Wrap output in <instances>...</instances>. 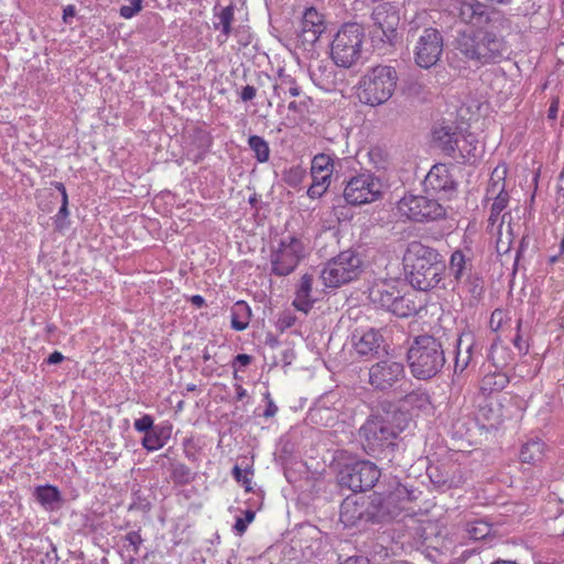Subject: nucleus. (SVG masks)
Masks as SVG:
<instances>
[{"mask_svg": "<svg viewBox=\"0 0 564 564\" xmlns=\"http://www.w3.org/2000/svg\"><path fill=\"white\" fill-rule=\"evenodd\" d=\"M399 290L386 283L373 284L361 291L362 295L378 307L390 311Z\"/></svg>", "mask_w": 564, "mask_h": 564, "instance_id": "nucleus-22", "label": "nucleus"}, {"mask_svg": "<svg viewBox=\"0 0 564 564\" xmlns=\"http://www.w3.org/2000/svg\"><path fill=\"white\" fill-rule=\"evenodd\" d=\"M369 164L377 170H384L388 164L389 154L388 151L379 145L371 147L365 154Z\"/></svg>", "mask_w": 564, "mask_h": 564, "instance_id": "nucleus-37", "label": "nucleus"}, {"mask_svg": "<svg viewBox=\"0 0 564 564\" xmlns=\"http://www.w3.org/2000/svg\"><path fill=\"white\" fill-rule=\"evenodd\" d=\"M293 305L297 311L308 313V311L313 306V301L311 296H302L301 293L296 292L295 299L293 301Z\"/></svg>", "mask_w": 564, "mask_h": 564, "instance_id": "nucleus-51", "label": "nucleus"}, {"mask_svg": "<svg viewBox=\"0 0 564 564\" xmlns=\"http://www.w3.org/2000/svg\"><path fill=\"white\" fill-rule=\"evenodd\" d=\"M248 395L247 390L241 384H236V399L241 401Z\"/></svg>", "mask_w": 564, "mask_h": 564, "instance_id": "nucleus-64", "label": "nucleus"}, {"mask_svg": "<svg viewBox=\"0 0 564 564\" xmlns=\"http://www.w3.org/2000/svg\"><path fill=\"white\" fill-rule=\"evenodd\" d=\"M172 434V425L155 426L144 434L141 444L148 452L159 451L166 445Z\"/></svg>", "mask_w": 564, "mask_h": 564, "instance_id": "nucleus-25", "label": "nucleus"}, {"mask_svg": "<svg viewBox=\"0 0 564 564\" xmlns=\"http://www.w3.org/2000/svg\"><path fill=\"white\" fill-rule=\"evenodd\" d=\"M484 153V147L474 133L460 134L455 160L462 164L476 163Z\"/></svg>", "mask_w": 564, "mask_h": 564, "instance_id": "nucleus-20", "label": "nucleus"}, {"mask_svg": "<svg viewBox=\"0 0 564 564\" xmlns=\"http://www.w3.org/2000/svg\"><path fill=\"white\" fill-rule=\"evenodd\" d=\"M487 199H492L494 203L490 208V216L489 220L495 224L500 216L501 212L506 209L509 202V194L501 193V195H495V196H486Z\"/></svg>", "mask_w": 564, "mask_h": 564, "instance_id": "nucleus-41", "label": "nucleus"}, {"mask_svg": "<svg viewBox=\"0 0 564 564\" xmlns=\"http://www.w3.org/2000/svg\"><path fill=\"white\" fill-rule=\"evenodd\" d=\"M248 144L260 163H264L269 160L270 149L268 142L263 138L259 135H251L248 140Z\"/></svg>", "mask_w": 564, "mask_h": 564, "instance_id": "nucleus-40", "label": "nucleus"}, {"mask_svg": "<svg viewBox=\"0 0 564 564\" xmlns=\"http://www.w3.org/2000/svg\"><path fill=\"white\" fill-rule=\"evenodd\" d=\"M279 83L274 85V91L278 93L279 89L288 90L292 97H297L301 94V87L297 84L296 79L286 74L283 69L278 72Z\"/></svg>", "mask_w": 564, "mask_h": 564, "instance_id": "nucleus-36", "label": "nucleus"}, {"mask_svg": "<svg viewBox=\"0 0 564 564\" xmlns=\"http://www.w3.org/2000/svg\"><path fill=\"white\" fill-rule=\"evenodd\" d=\"M464 531L467 539L480 541L491 535L492 525L484 519H476L467 521L464 525Z\"/></svg>", "mask_w": 564, "mask_h": 564, "instance_id": "nucleus-30", "label": "nucleus"}, {"mask_svg": "<svg viewBox=\"0 0 564 564\" xmlns=\"http://www.w3.org/2000/svg\"><path fill=\"white\" fill-rule=\"evenodd\" d=\"M232 476L237 482H240L246 492H251L253 490L252 487V469L242 470L238 465H235L232 468Z\"/></svg>", "mask_w": 564, "mask_h": 564, "instance_id": "nucleus-43", "label": "nucleus"}, {"mask_svg": "<svg viewBox=\"0 0 564 564\" xmlns=\"http://www.w3.org/2000/svg\"><path fill=\"white\" fill-rule=\"evenodd\" d=\"M235 361L241 367H246L251 362V357L247 354H239L235 357Z\"/></svg>", "mask_w": 564, "mask_h": 564, "instance_id": "nucleus-63", "label": "nucleus"}, {"mask_svg": "<svg viewBox=\"0 0 564 564\" xmlns=\"http://www.w3.org/2000/svg\"><path fill=\"white\" fill-rule=\"evenodd\" d=\"M426 193L442 194L440 198L447 197L456 191V182L445 164H435L429 171L423 182Z\"/></svg>", "mask_w": 564, "mask_h": 564, "instance_id": "nucleus-11", "label": "nucleus"}, {"mask_svg": "<svg viewBox=\"0 0 564 564\" xmlns=\"http://www.w3.org/2000/svg\"><path fill=\"white\" fill-rule=\"evenodd\" d=\"M455 11L460 22L474 29L457 31L454 50L465 61L478 65L500 62L508 53L502 33L511 29L506 13L478 0H457Z\"/></svg>", "mask_w": 564, "mask_h": 564, "instance_id": "nucleus-1", "label": "nucleus"}, {"mask_svg": "<svg viewBox=\"0 0 564 564\" xmlns=\"http://www.w3.org/2000/svg\"><path fill=\"white\" fill-rule=\"evenodd\" d=\"M355 354L364 360L376 359L387 354L381 332L375 328L365 332L358 341H355Z\"/></svg>", "mask_w": 564, "mask_h": 564, "instance_id": "nucleus-16", "label": "nucleus"}, {"mask_svg": "<svg viewBox=\"0 0 564 564\" xmlns=\"http://www.w3.org/2000/svg\"><path fill=\"white\" fill-rule=\"evenodd\" d=\"M382 195V183L371 173L355 175V208L378 200Z\"/></svg>", "mask_w": 564, "mask_h": 564, "instance_id": "nucleus-12", "label": "nucleus"}, {"mask_svg": "<svg viewBox=\"0 0 564 564\" xmlns=\"http://www.w3.org/2000/svg\"><path fill=\"white\" fill-rule=\"evenodd\" d=\"M489 359L496 369H502L506 367L510 359V354L507 348L498 346L497 344L491 345Z\"/></svg>", "mask_w": 564, "mask_h": 564, "instance_id": "nucleus-42", "label": "nucleus"}, {"mask_svg": "<svg viewBox=\"0 0 564 564\" xmlns=\"http://www.w3.org/2000/svg\"><path fill=\"white\" fill-rule=\"evenodd\" d=\"M321 278L327 288H338L352 278V252L345 251L330 260L323 269Z\"/></svg>", "mask_w": 564, "mask_h": 564, "instance_id": "nucleus-10", "label": "nucleus"}, {"mask_svg": "<svg viewBox=\"0 0 564 564\" xmlns=\"http://www.w3.org/2000/svg\"><path fill=\"white\" fill-rule=\"evenodd\" d=\"M397 73L390 66H376L368 72L358 84V98L360 102L369 106H379L392 96L397 86Z\"/></svg>", "mask_w": 564, "mask_h": 564, "instance_id": "nucleus-4", "label": "nucleus"}, {"mask_svg": "<svg viewBox=\"0 0 564 564\" xmlns=\"http://www.w3.org/2000/svg\"><path fill=\"white\" fill-rule=\"evenodd\" d=\"M427 476L431 482L442 491L457 488L464 482L462 468L453 463L430 466Z\"/></svg>", "mask_w": 564, "mask_h": 564, "instance_id": "nucleus-13", "label": "nucleus"}, {"mask_svg": "<svg viewBox=\"0 0 564 564\" xmlns=\"http://www.w3.org/2000/svg\"><path fill=\"white\" fill-rule=\"evenodd\" d=\"M251 319V308L245 301H238L231 307V327L235 330H245Z\"/></svg>", "mask_w": 564, "mask_h": 564, "instance_id": "nucleus-29", "label": "nucleus"}, {"mask_svg": "<svg viewBox=\"0 0 564 564\" xmlns=\"http://www.w3.org/2000/svg\"><path fill=\"white\" fill-rule=\"evenodd\" d=\"M349 502H348V497L344 500V502L341 503L340 506V521L345 524V525H348L349 524V521H350V516H349Z\"/></svg>", "mask_w": 564, "mask_h": 564, "instance_id": "nucleus-57", "label": "nucleus"}, {"mask_svg": "<svg viewBox=\"0 0 564 564\" xmlns=\"http://www.w3.org/2000/svg\"><path fill=\"white\" fill-rule=\"evenodd\" d=\"M330 183L312 180V184L307 189V196L311 199L321 198L328 189Z\"/></svg>", "mask_w": 564, "mask_h": 564, "instance_id": "nucleus-46", "label": "nucleus"}, {"mask_svg": "<svg viewBox=\"0 0 564 564\" xmlns=\"http://www.w3.org/2000/svg\"><path fill=\"white\" fill-rule=\"evenodd\" d=\"M404 378V365L392 359L379 360L369 368H360L357 371V382L361 387L369 384L377 392L392 390Z\"/></svg>", "mask_w": 564, "mask_h": 564, "instance_id": "nucleus-5", "label": "nucleus"}, {"mask_svg": "<svg viewBox=\"0 0 564 564\" xmlns=\"http://www.w3.org/2000/svg\"><path fill=\"white\" fill-rule=\"evenodd\" d=\"M75 14H76V8H75V6H73V4H68V6H66V7L64 8V10H63V21H64L65 23H68V22H69V19H70V18H74V17H75Z\"/></svg>", "mask_w": 564, "mask_h": 564, "instance_id": "nucleus-59", "label": "nucleus"}, {"mask_svg": "<svg viewBox=\"0 0 564 564\" xmlns=\"http://www.w3.org/2000/svg\"><path fill=\"white\" fill-rule=\"evenodd\" d=\"M381 476L380 469L375 463L368 460L355 462V479H358V486L355 485V494L371 490Z\"/></svg>", "mask_w": 564, "mask_h": 564, "instance_id": "nucleus-21", "label": "nucleus"}, {"mask_svg": "<svg viewBox=\"0 0 564 564\" xmlns=\"http://www.w3.org/2000/svg\"><path fill=\"white\" fill-rule=\"evenodd\" d=\"M388 512L383 506V498L376 491L369 496V502L365 510L358 511V520L379 523L383 521Z\"/></svg>", "mask_w": 564, "mask_h": 564, "instance_id": "nucleus-24", "label": "nucleus"}, {"mask_svg": "<svg viewBox=\"0 0 564 564\" xmlns=\"http://www.w3.org/2000/svg\"><path fill=\"white\" fill-rule=\"evenodd\" d=\"M333 171L334 162L329 155L319 153L313 158L311 165L312 180L330 183Z\"/></svg>", "mask_w": 564, "mask_h": 564, "instance_id": "nucleus-26", "label": "nucleus"}, {"mask_svg": "<svg viewBox=\"0 0 564 564\" xmlns=\"http://www.w3.org/2000/svg\"><path fill=\"white\" fill-rule=\"evenodd\" d=\"M398 209L401 215L416 223L438 221L447 216L446 208L438 199L424 195H404L398 202Z\"/></svg>", "mask_w": 564, "mask_h": 564, "instance_id": "nucleus-6", "label": "nucleus"}, {"mask_svg": "<svg viewBox=\"0 0 564 564\" xmlns=\"http://www.w3.org/2000/svg\"><path fill=\"white\" fill-rule=\"evenodd\" d=\"M332 58L340 67L352 65V24L345 23L335 35L330 50Z\"/></svg>", "mask_w": 564, "mask_h": 564, "instance_id": "nucleus-15", "label": "nucleus"}, {"mask_svg": "<svg viewBox=\"0 0 564 564\" xmlns=\"http://www.w3.org/2000/svg\"><path fill=\"white\" fill-rule=\"evenodd\" d=\"M406 361L415 379L430 380L436 377L446 364L442 339L429 334L415 336L408 348Z\"/></svg>", "mask_w": 564, "mask_h": 564, "instance_id": "nucleus-3", "label": "nucleus"}, {"mask_svg": "<svg viewBox=\"0 0 564 564\" xmlns=\"http://www.w3.org/2000/svg\"><path fill=\"white\" fill-rule=\"evenodd\" d=\"M124 540L128 542L129 546L132 547L134 554H138L140 551V546L143 543V539L141 536L140 531H130L124 536Z\"/></svg>", "mask_w": 564, "mask_h": 564, "instance_id": "nucleus-52", "label": "nucleus"}, {"mask_svg": "<svg viewBox=\"0 0 564 564\" xmlns=\"http://www.w3.org/2000/svg\"><path fill=\"white\" fill-rule=\"evenodd\" d=\"M256 518V511L253 510H246L243 518H237L235 522V530L239 535H242L246 531L248 525L253 522Z\"/></svg>", "mask_w": 564, "mask_h": 564, "instance_id": "nucleus-47", "label": "nucleus"}, {"mask_svg": "<svg viewBox=\"0 0 564 564\" xmlns=\"http://www.w3.org/2000/svg\"><path fill=\"white\" fill-rule=\"evenodd\" d=\"M64 358H65V357L63 356V354H62V352H59V351L55 350V351H53V352L48 356V358L46 359V362H47L48 365H55V364H59V362H62V361L64 360Z\"/></svg>", "mask_w": 564, "mask_h": 564, "instance_id": "nucleus-60", "label": "nucleus"}, {"mask_svg": "<svg viewBox=\"0 0 564 564\" xmlns=\"http://www.w3.org/2000/svg\"><path fill=\"white\" fill-rule=\"evenodd\" d=\"M234 20V10L230 7H226L219 14V24H231Z\"/></svg>", "mask_w": 564, "mask_h": 564, "instance_id": "nucleus-56", "label": "nucleus"}, {"mask_svg": "<svg viewBox=\"0 0 564 564\" xmlns=\"http://www.w3.org/2000/svg\"><path fill=\"white\" fill-rule=\"evenodd\" d=\"M404 265L409 283L419 291L440 288L446 270L441 253L421 241H411L408 245Z\"/></svg>", "mask_w": 564, "mask_h": 564, "instance_id": "nucleus-2", "label": "nucleus"}, {"mask_svg": "<svg viewBox=\"0 0 564 564\" xmlns=\"http://www.w3.org/2000/svg\"><path fill=\"white\" fill-rule=\"evenodd\" d=\"M423 308V303L417 299V294L415 292H406L401 294L398 292V296H395V301L391 306L390 311L398 317L406 318L410 316H414Z\"/></svg>", "mask_w": 564, "mask_h": 564, "instance_id": "nucleus-23", "label": "nucleus"}, {"mask_svg": "<svg viewBox=\"0 0 564 564\" xmlns=\"http://www.w3.org/2000/svg\"><path fill=\"white\" fill-rule=\"evenodd\" d=\"M444 48V40L435 28H425L419 35L413 48L415 64L429 69L440 61Z\"/></svg>", "mask_w": 564, "mask_h": 564, "instance_id": "nucleus-8", "label": "nucleus"}, {"mask_svg": "<svg viewBox=\"0 0 564 564\" xmlns=\"http://www.w3.org/2000/svg\"><path fill=\"white\" fill-rule=\"evenodd\" d=\"M402 402L404 406L412 410H424L431 403L429 393L421 389L413 390L405 394Z\"/></svg>", "mask_w": 564, "mask_h": 564, "instance_id": "nucleus-34", "label": "nucleus"}, {"mask_svg": "<svg viewBox=\"0 0 564 564\" xmlns=\"http://www.w3.org/2000/svg\"><path fill=\"white\" fill-rule=\"evenodd\" d=\"M367 252H368V254L365 256L367 259L361 260V259H359V257L361 256V252L355 251V259H357V263L354 267L355 280L358 279V275L360 273H364L366 275L367 280H368V278H372V275H373V270L371 269V260L375 259L377 251L375 248H371V249H368Z\"/></svg>", "mask_w": 564, "mask_h": 564, "instance_id": "nucleus-35", "label": "nucleus"}, {"mask_svg": "<svg viewBox=\"0 0 564 564\" xmlns=\"http://www.w3.org/2000/svg\"><path fill=\"white\" fill-rule=\"evenodd\" d=\"M521 325H522V319L520 318L517 322V334H516L514 338L512 339V343H513L514 347L519 350L520 354L525 355L529 351V344L527 340L523 339V337L520 333Z\"/></svg>", "mask_w": 564, "mask_h": 564, "instance_id": "nucleus-49", "label": "nucleus"}, {"mask_svg": "<svg viewBox=\"0 0 564 564\" xmlns=\"http://www.w3.org/2000/svg\"><path fill=\"white\" fill-rule=\"evenodd\" d=\"M393 495H395L399 498H405L408 501H413L416 499L414 490L409 489L406 486L403 485H399Z\"/></svg>", "mask_w": 564, "mask_h": 564, "instance_id": "nucleus-55", "label": "nucleus"}, {"mask_svg": "<svg viewBox=\"0 0 564 564\" xmlns=\"http://www.w3.org/2000/svg\"><path fill=\"white\" fill-rule=\"evenodd\" d=\"M303 257L304 245L301 239L292 236L282 239L270 257L272 273L279 276L290 274Z\"/></svg>", "mask_w": 564, "mask_h": 564, "instance_id": "nucleus-7", "label": "nucleus"}, {"mask_svg": "<svg viewBox=\"0 0 564 564\" xmlns=\"http://www.w3.org/2000/svg\"><path fill=\"white\" fill-rule=\"evenodd\" d=\"M509 383V378L506 373L500 371H494L487 373L482 380L480 390L482 393L491 394L494 392L502 391Z\"/></svg>", "mask_w": 564, "mask_h": 564, "instance_id": "nucleus-31", "label": "nucleus"}, {"mask_svg": "<svg viewBox=\"0 0 564 564\" xmlns=\"http://www.w3.org/2000/svg\"><path fill=\"white\" fill-rule=\"evenodd\" d=\"M506 166H497L489 178V183L486 191V196H495L501 195V193H506Z\"/></svg>", "mask_w": 564, "mask_h": 564, "instance_id": "nucleus-33", "label": "nucleus"}, {"mask_svg": "<svg viewBox=\"0 0 564 564\" xmlns=\"http://www.w3.org/2000/svg\"><path fill=\"white\" fill-rule=\"evenodd\" d=\"M35 498L46 509H54V505L62 501L58 488L52 485L37 486Z\"/></svg>", "mask_w": 564, "mask_h": 564, "instance_id": "nucleus-32", "label": "nucleus"}, {"mask_svg": "<svg viewBox=\"0 0 564 564\" xmlns=\"http://www.w3.org/2000/svg\"><path fill=\"white\" fill-rule=\"evenodd\" d=\"M479 351L480 347L475 340L473 334L468 333L459 335L455 345V373H462L471 362L474 355Z\"/></svg>", "mask_w": 564, "mask_h": 564, "instance_id": "nucleus-18", "label": "nucleus"}, {"mask_svg": "<svg viewBox=\"0 0 564 564\" xmlns=\"http://www.w3.org/2000/svg\"><path fill=\"white\" fill-rule=\"evenodd\" d=\"M368 213H369V209L365 210V214H368ZM356 214L359 215L357 223L359 224V226L362 229V231L360 234V240H364L368 237V234H366V231H369L371 228H373L376 225H378L379 221L381 220L380 212H376L375 208H371V213L368 218H367V215H362L361 212H358V213L355 212V215Z\"/></svg>", "mask_w": 564, "mask_h": 564, "instance_id": "nucleus-39", "label": "nucleus"}, {"mask_svg": "<svg viewBox=\"0 0 564 564\" xmlns=\"http://www.w3.org/2000/svg\"><path fill=\"white\" fill-rule=\"evenodd\" d=\"M69 215L68 212V197H65V199H62V206L59 207V210L57 213V217L66 218Z\"/></svg>", "mask_w": 564, "mask_h": 564, "instance_id": "nucleus-62", "label": "nucleus"}, {"mask_svg": "<svg viewBox=\"0 0 564 564\" xmlns=\"http://www.w3.org/2000/svg\"><path fill=\"white\" fill-rule=\"evenodd\" d=\"M492 555L490 549H467L454 560V564H488Z\"/></svg>", "mask_w": 564, "mask_h": 564, "instance_id": "nucleus-28", "label": "nucleus"}, {"mask_svg": "<svg viewBox=\"0 0 564 564\" xmlns=\"http://www.w3.org/2000/svg\"><path fill=\"white\" fill-rule=\"evenodd\" d=\"M338 485L341 488L350 489L352 485V468L346 466L337 475Z\"/></svg>", "mask_w": 564, "mask_h": 564, "instance_id": "nucleus-50", "label": "nucleus"}, {"mask_svg": "<svg viewBox=\"0 0 564 564\" xmlns=\"http://www.w3.org/2000/svg\"><path fill=\"white\" fill-rule=\"evenodd\" d=\"M517 14L528 17L533 15L541 9V0H516Z\"/></svg>", "mask_w": 564, "mask_h": 564, "instance_id": "nucleus-44", "label": "nucleus"}, {"mask_svg": "<svg viewBox=\"0 0 564 564\" xmlns=\"http://www.w3.org/2000/svg\"><path fill=\"white\" fill-rule=\"evenodd\" d=\"M133 427L137 432L147 434L154 429V420L150 414H143L134 421Z\"/></svg>", "mask_w": 564, "mask_h": 564, "instance_id": "nucleus-48", "label": "nucleus"}, {"mask_svg": "<svg viewBox=\"0 0 564 564\" xmlns=\"http://www.w3.org/2000/svg\"><path fill=\"white\" fill-rule=\"evenodd\" d=\"M399 431L381 416H371L359 429V436L366 441L365 447L376 451L384 444L392 445Z\"/></svg>", "mask_w": 564, "mask_h": 564, "instance_id": "nucleus-9", "label": "nucleus"}, {"mask_svg": "<svg viewBox=\"0 0 564 564\" xmlns=\"http://www.w3.org/2000/svg\"><path fill=\"white\" fill-rule=\"evenodd\" d=\"M432 132L433 140L436 145L444 152V154L455 160L458 149V140L462 134L458 131V128L454 124L440 123L434 126Z\"/></svg>", "mask_w": 564, "mask_h": 564, "instance_id": "nucleus-19", "label": "nucleus"}, {"mask_svg": "<svg viewBox=\"0 0 564 564\" xmlns=\"http://www.w3.org/2000/svg\"><path fill=\"white\" fill-rule=\"evenodd\" d=\"M257 95V90L253 86H250V85H247L242 88L241 93H240V98L243 100V101H249V100H252Z\"/></svg>", "mask_w": 564, "mask_h": 564, "instance_id": "nucleus-58", "label": "nucleus"}, {"mask_svg": "<svg viewBox=\"0 0 564 564\" xmlns=\"http://www.w3.org/2000/svg\"><path fill=\"white\" fill-rule=\"evenodd\" d=\"M304 177L305 170L300 165L289 169L284 174V181L291 186L299 185Z\"/></svg>", "mask_w": 564, "mask_h": 564, "instance_id": "nucleus-45", "label": "nucleus"}, {"mask_svg": "<svg viewBox=\"0 0 564 564\" xmlns=\"http://www.w3.org/2000/svg\"><path fill=\"white\" fill-rule=\"evenodd\" d=\"M448 274L452 278V282L460 286L465 276L473 273V252L469 248L456 249L452 252L448 261Z\"/></svg>", "mask_w": 564, "mask_h": 564, "instance_id": "nucleus-17", "label": "nucleus"}, {"mask_svg": "<svg viewBox=\"0 0 564 564\" xmlns=\"http://www.w3.org/2000/svg\"><path fill=\"white\" fill-rule=\"evenodd\" d=\"M295 322H296L295 315L290 312H285L279 316L278 322H276V327L281 332H284L285 329L291 328L295 324Z\"/></svg>", "mask_w": 564, "mask_h": 564, "instance_id": "nucleus-53", "label": "nucleus"}, {"mask_svg": "<svg viewBox=\"0 0 564 564\" xmlns=\"http://www.w3.org/2000/svg\"><path fill=\"white\" fill-rule=\"evenodd\" d=\"M326 30L324 15L315 8H307L302 17L299 40L306 48L313 46Z\"/></svg>", "mask_w": 564, "mask_h": 564, "instance_id": "nucleus-14", "label": "nucleus"}, {"mask_svg": "<svg viewBox=\"0 0 564 564\" xmlns=\"http://www.w3.org/2000/svg\"><path fill=\"white\" fill-rule=\"evenodd\" d=\"M544 443L540 438H531L521 446L520 459L524 464H538L544 456Z\"/></svg>", "mask_w": 564, "mask_h": 564, "instance_id": "nucleus-27", "label": "nucleus"}, {"mask_svg": "<svg viewBox=\"0 0 564 564\" xmlns=\"http://www.w3.org/2000/svg\"><path fill=\"white\" fill-rule=\"evenodd\" d=\"M278 406L274 404L272 400H269L267 409L263 413L264 417H272L276 414Z\"/></svg>", "mask_w": 564, "mask_h": 564, "instance_id": "nucleus-61", "label": "nucleus"}, {"mask_svg": "<svg viewBox=\"0 0 564 564\" xmlns=\"http://www.w3.org/2000/svg\"><path fill=\"white\" fill-rule=\"evenodd\" d=\"M474 299H479L484 293V280L476 271L465 276L460 284Z\"/></svg>", "mask_w": 564, "mask_h": 564, "instance_id": "nucleus-38", "label": "nucleus"}, {"mask_svg": "<svg viewBox=\"0 0 564 564\" xmlns=\"http://www.w3.org/2000/svg\"><path fill=\"white\" fill-rule=\"evenodd\" d=\"M313 288V276L310 274H304L301 278L300 285L297 288V293H301L302 296H311Z\"/></svg>", "mask_w": 564, "mask_h": 564, "instance_id": "nucleus-54", "label": "nucleus"}]
</instances>
